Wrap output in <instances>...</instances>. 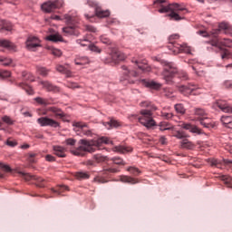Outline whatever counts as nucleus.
Listing matches in <instances>:
<instances>
[{"label": "nucleus", "mask_w": 232, "mask_h": 232, "mask_svg": "<svg viewBox=\"0 0 232 232\" xmlns=\"http://www.w3.org/2000/svg\"><path fill=\"white\" fill-rule=\"evenodd\" d=\"M34 101L40 106H50V104H52V99L48 98L36 97L34 99Z\"/></svg>", "instance_id": "nucleus-25"}, {"label": "nucleus", "mask_w": 232, "mask_h": 232, "mask_svg": "<svg viewBox=\"0 0 232 232\" xmlns=\"http://www.w3.org/2000/svg\"><path fill=\"white\" fill-rule=\"evenodd\" d=\"M76 142L77 140L72 138L65 140V144H67V146H75Z\"/></svg>", "instance_id": "nucleus-58"}, {"label": "nucleus", "mask_w": 232, "mask_h": 232, "mask_svg": "<svg viewBox=\"0 0 232 232\" xmlns=\"http://www.w3.org/2000/svg\"><path fill=\"white\" fill-rule=\"evenodd\" d=\"M100 41L103 44H111V42L110 41V38L106 37L105 35H102L100 37Z\"/></svg>", "instance_id": "nucleus-56"}, {"label": "nucleus", "mask_w": 232, "mask_h": 232, "mask_svg": "<svg viewBox=\"0 0 232 232\" xmlns=\"http://www.w3.org/2000/svg\"><path fill=\"white\" fill-rule=\"evenodd\" d=\"M141 82L143 86L150 88V90H159L162 86L160 83L151 80H142Z\"/></svg>", "instance_id": "nucleus-14"}, {"label": "nucleus", "mask_w": 232, "mask_h": 232, "mask_svg": "<svg viewBox=\"0 0 232 232\" xmlns=\"http://www.w3.org/2000/svg\"><path fill=\"white\" fill-rule=\"evenodd\" d=\"M22 77H23L24 81H31V82H34V77H32V74H30V73L24 72L22 73Z\"/></svg>", "instance_id": "nucleus-53"}, {"label": "nucleus", "mask_w": 232, "mask_h": 232, "mask_svg": "<svg viewBox=\"0 0 232 232\" xmlns=\"http://www.w3.org/2000/svg\"><path fill=\"white\" fill-rule=\"evenodd\" d=\"M112 151H116L117 153H131L133 151V148L126 145H118L113 147Z\"/></svg>", "instance_id": "nucleus-13"}, {"label": "nucleus", "mask_w": 232, "mask_h": 232, "mask_svg": "<svg viewBox=\"0 0 232 232\" xmlns=\"http://www.w3.org/2000/svg\"><path fill=\"white\" fill-rule=\"evenodd\" d=\"M53 150L56 157L64 158L66 157V149L62 146H53Z\"/></svg>", "instance_id": "nucleus-18"}, {"label": "nucleus", "mask_w": 232, "mask_h": 232, "mask_svg": "<svg viewBox=\"0 0 232 232\" xmlns=\"http://www.w3.org/2000/svg\"><path fill=\"white\" fill-rule=\"evenodd\" d=\"M210 166H215L216 168H220V161H218V160H211Z\"/></svg>", "instance_id": "nucleus-60"}, {"label": "nucleus", "mask_w": 232, "mask_h": 232, "mask_svg": "<svg viewBox=\"0 0 232 232\" xmlns=\"http://www.w3.org/2000/svg\"><path fill=\"white\" fill-rule=\"evenodd\" d=\"M121 182H124L125 184H139V179L130 176H121Z\"/></svg>", "instance_id": "nucleus-28"}, {"label": "nucleus", "mask_w": 232, "mask_h": 232, "mask_svg": "<svg viewBox=\"0 0 232 232\" xmlns=\"http://www.w3.org/2000/svg\"><path fill=\"white\" fill-rule=\"evenodd\" d=\"M37 122L42 127L50 126V128H59V126H60V124L57 121H55L48 116L38 118Z\"/></svg>", "instance_id": "nucleus-8"}, {"label": "nucleus", "mask_w": 232, "mask_h": 232, "mask_svg": "<svg viewBox=\"0 0 232 232\" xmlns=\"http://www.w3.org/2000/svg\"><path fill=\"white\" fill-rule=\"evenodd\" d=\"M199 123L201 124V126H203L204 128H208V130H213V128H215V123L208 116L200 119Z\"/></svg>", "instance_id": "nucleus-16"}, {"label": "nucleus", "mask_w": 232, "mask_h": 232, "mask_svg": "<svg viewBox=\"0 0 232 232\" xmlns=\"http://www.w3.org/2000/svg\"><path fill=\"white\" fill-rule=\"evenodd\" d=\"M161 117H163V119H166L167 121H169L170 119H173L175 115L173 114V112L161 111Z\"/></svg>", "instance_id": "nucleus-51"}, {"label": "nucleus", "mask_w": 232, "mask_h": 232, "mask_svg": "<svg viewBox=\"0 0 232 232\" xmlns=\"http://www.w3.org/2000/svg\"><path fill=\"white\" fill-rule=\"evenodd\" d=\"M63 35H77V29L75 28V25L72 26H66L63 28Z\"/></svg>", "instance_id": "nucleus-26"}, {"label": "nucleus", "mask_w": 232, "mask_h": 232, "mask_svg": "<svg viewBox=\"0 0 232 232\" xmlns=\"http://www.w3.org/2000/svg\"><path fill=\"white\" fill-rule=\"evenodd\" d=\"M182 128L184 130H188L189 131H191V133H198V135H200V133H202V130L198 127L189 123L183 124Z\"/></svg>", "instance_id": "nucleus-22"}, {"label": "nucleus", "mask_w": 232, "mask_h": 232, "mask_svg": "<svg viewBox=\"0 0 232 232\" xmlns=\"http://www.w3.org/2000/svg\"><path fill=\"white\" fill-rule=\"evenodd\" d=\"M36 71L42 77H48V73H50V70L46 67H37Z\"/></svg>", "instance_id": "nucleus-39"}, {"label": "nucleus", "mask_w": 232, "mask_h": 232, "mask_svg": "<svg viewBox=\"0 0 232 232\" xmlns=\"http://www.w3.org/2000/svg\"><path fill=\"white\" fill-rule=\"evenodd\" d=\"M141 108H147L140 111V117H138V121L142 126H145L148 130L157 126V122L153 120V111H157V106L150 102H140Z\"/></svg>", "instance_id": "nucleus-3"}, {"label": "nucleus", "mask_w": 232, "mask_h": 232, "mask_svg": "<svg viewBox=\"0 0 232 232\" xmlns=\"http://www.w3.org/2000/svg\"><path fill=\"white\" fill-rule=\"evenodd\" d=\"M19 86L20 88H23V90H24L28 95H34V89H32V87L23 82L19 83Z\"/></svg>", "instance_id": "nucleus-43"}, {"label": "nucleus", "mask_w": 232, "mask_h": 232, "mask_svg": "<svg viewBox=\"0 0 232 232\" xmlns=\"http://www.w3.org/2000/svg\"><path fill=\"white\" fill-rule=\"evenodd\" d=\"M41 8L44 12H46V14H52V12H55V10L59 8V3L57 1L45 2L41 5Z\"/></svg>", "instance_id": "nucleus-11"}, {"label": "nucleus", "mask_w": 232, "mask_h": 232, "mask_svg": "<svg viewBox=\"0 0 232 232\" xmlns=\"http://www.w3.org/2000/svg\"><path fill=\"white\" fill-rule=\"evenodd\" d=\"M224 87L227 89H232V81H226L224 82Z\"/></svg>", "instance_id": "nucleus-64"}, {"label": "nucleus", "mask_w": 232, "mask_h": 232, "mask_svg": "<svg viewBox=\"0 0 232 232\" xmlns=\"http://www.w3.org/2000/svg\"><path fill=\"white\" fill-rule=\"evenodd\" d=\"M85 30H87V32H92V33L97 32V29L92 25H85Z\"/></svg>", "instance_id": "nucleus-63"}, {"label": "nucleus", "mask_w": 232, "mask_h": 232, "mask_svg": "<svg viewBox=\"0 0 232 232\" xmlns=\"http://www.w3.org/2000/svg\"><path fill=\"white\" fill-rule=\"evenodd\" d=\"M2 120L4 121V122H5V124H9V126H12V124H14V121H12L11 117L4 116Z\"/></svg>", "instance_id": "nucleus-57"}, {"label": "nucleus", "mask_w": 232, "mask_h": 232, "mask_svg": "<svg viewBox=\"0 0 232 232\" xmlns=\"http://www.w3.org/2000/svg\"><path fill=\"white\" fill-rule=\"evenodd\" d=\"M216 106H218L219 110L223 111L224 113H232V107L224 101L217 102Z\"/></svg>", "instance_id": "nucleus-15"}, {"label": "nucleus", "mask_w": 232, "mask_h": 232, "mask_svg": "<svg viewBox=\"0 0 232 232\" xmlns=\"http://www.w3.org/2000/svg\"><path fill=\"white\" fill-rule=\"evenodd\" d=\"M127 171L131 173V175H133L134 177H139V175H140V170L135 167H129L127 169Z\"/></svg>", "instance_id": "nucleus-46"}, {"label": "nucleus", "mask_w": 232, "mask_h": 232, "mask_svg": "<svg viewBox=\"0 0 232 232\" xmlns=\"http://www.w3.org/2000/svg\"><path fill=\"white\" fill-rule=\"evenodd\" d=\"M94 182H96L97 184H106V182H108V179H106V178L102 176H97L94 178Z\"/></svg>", "instance_id": "nucleus-50"}, {"label": "nucleus", "mask_w": 232, "mask_h": 232, "mask_svg": "<svg viewBox=\"0 0 232 232\" xmlns=\"http://www.w3.org/2000/svg\"><path fill=\"white\" fill-rule=\"evenodd\" d=\"M76 128H80L81 131L83 133V135H86L87 137L92 136V130H86V124L84 123H81V122H77L75 124Z\"/></svg>", "instance_id": "nucleus-30"}, {"label": "nucleus", "mask_w": 232, "mask_h": 232, "mask_svg": "<svg viewBox=\"0 0 232 232\" xmlns=\"http://www.w3.org/2000/svg\"><path fill=\"white\" fill-rule=\"evenodd\" d=\"M123 73L126 75V78L128 77H137L139 75V72L131 69V67H128L126 65H123L122 67Z\"/></svg>", "instance_id": "nucleus-19"}, {"label": "nucleus", "mask_w": 232, "mask_h": 232, "mask_svg": "<svg viewBox=\"0 0 232 232\" xmlns=\"http://www.w3.org/2000/svg\"><path fill=\"white\" fill-rule=\"evenodd\" d=\"M41 46V41L35 36H29L26 41V47L31 50V52H35V48Z\"/></svg>", "instance_id": "nucleus-12"}, {"label": "nucleus", "mask_w": 232, "mask_h": 232, "mask_svg": "<svg viewBox=\"0 0 232 232\" xmlns=\"http://www.w3.org/2000/svg\"><path fill=\"white\" fill-rule=\"evenodd\" d=\"M52 53L55 57H61V55H63V52H61V50H59V49H53Z\"/></svg>", "instance_id": "nucleus-59"}, {"label": "nucleus", "mask_w": 232, "mask_h": 232, "mask_svg": "<svg viewBox=\"0 0 232 232\" xmlns=\"http://www.w3.org/2000/svg\"><path fill=\"white\" fill-rule=\"evenodd\" d=\"M20 173L23 175L25 180H36V186H38V188H44L46 184V180H44V179L31 174H26L24 172Z\"/></svg>", "instance_id": "nucleus-10"}, {"label": "nucleus", "mask_w": 232, "mask_h": 232, "mask_svg": "<svg viewBox=\"0 0 232 232\" xmlns=\"http://www.w3.org/2000/svg\"><path fill=\"white\" fill-rule=\"evenodd\" d=\"M181 148H183V150H193L195 145L188 139H185L181 141Z\"/></svg>", "instance_id": "nucleus-32"}, {"label": "nucleus", "mask_w": 232, "mask_h": 232, "mask_svg": "<svg viewBox=\"0 0 232 232\" xmlns=\"http://www.w3.org/2000/svg\"><path fill=\"white\" fill-rule=\"evenodd\" d=\"M195 121H200V119H204V117L208 116V113L204 109L197 108L194 110Z\"/></svg>", "instance_id": "nucleus-20"}, {"label": "nucleus", "mask_w": 232, "mask_h": 232, "mask_svg": "<svg viewBox=\"0 0 232 232\" xmlns=\"http://www.w3.org/2000/svg\"><path fill=\"white\" fill-rule=\"evenodd\" d=\"M93 159L98 164H101V162H107L108 160H110V158L102 156L101 154L94 155Z\"/></svg>", "instance_id": "nucleus-37"}, {"label": "nucleus", "mask_w": 232, "mask_h": 232, "mask_svg": "<svg viewBox=\"0 0 232 232\" xmlns=\"http://www.w3.org/2000/svg\"><path fill=\"white\" fill-rule=\"evenodd\" d=\"M66 190H68L67 186H60L57 188H52L53 193H57L58 195H61L63 191H66Z\"/></svg>", "instance_id": "nucleus-48"}, {"label": "nucleus", "mask_w": 232, "mask_h": 232, "mask_svg": "<svg viewBox=\"0 0 232 232\" xmlns=\"http://www.w3.org/2000/svg\"><path fill=\"white\" fill-rule=\"evenodd\" d=\"M0 169L3 171H5V173H12V169L8 165H5L3 163H0Z\"/></svg>", "instance_id": "nucleus-52"}, {"label": "nucleus", "mask_w": 232, "mask_h": 232, "mask_svg": "<svg viewBox=\"0 0 232 232\" xmlns=\"http://www.w3.org/2000/svg\"><path fill=\"white\" fill-rule=\"evenodd\" d=\"M12 75V72L10 71H1L0 70V77L3 79H6V77H10Z\"/></svg>", "instance_id": "nucleus-55"}, {"label": "nucleus", "mask_w": 232, "mask_h": 232, "mask_svg": "<svg viewBox=\"0 0 232 232\" xmlns=\"http://www.w3.org/2000/svg\"><path fill=\"white\" fill-rule=\"evenodd\" d=\"M104 125L109 126V130H110L111 128H119V126H121V122H119L116 120H111L110 121L106 122Z\"/></svg>", "instance_id": "nucleus-45"}, {"label": "nucleus", "mask_w": 232, "mask_h": 232, "mask_svg": "<svg viewBox=\"0 0 232 232\" xmlns=\"http://www.w3.org/2000/svg\"><path fill=\"white\" fill-rule=\"evenodd\" d=\"M0 63H2L3 66H10L12 64V58L0 56Z\"/></svg>", "instance_id": "nucleus-47"}, {"label": "nucleus", "mask_w": 232, "mask_h": 232, "mask_svg": "<svg viewBox=\"0 0 232 232\" xmlns=\"http://www.w3.org/2000/svg\"><path fill=\"white\" fill-rule=\"evenodd\" d=\"M47 39L53 43H63V36L59 34H50Z\"/></svg>", "instance_id": "nucleus-34"}, {"label": "nucleus", "mask_w": 232, "mask_h": 232, "mask_svg": "<svg viewBox=\"0 0 232 232\" xmlns=\"http://www.w3.org/2000/svg\"><path fill=\"white\" fill-rule=\"evenodd\" d=\"M160 131H166L168 130H173V125L171 123L167 121H161L159 124Z\"/></svg>", "instance_id": "nucleus-33"}, {"label": "nucleus", "mask_w": 232, "mask_h": 232, "mask_svg": "<svg viewBox=\"0 0 232 232\" xmlns=\"http://www.w3.org/2000/svg\"><path fill=\"white\" fill-rule=\"evenodd\" d=\"M174 137H176V139H184V137H186V134H184V132L181 131H177L174 134Z\"/></svg>", "instance_id": "nucleus-61"}, {"label": "nucleus", "mask_w": 232, "mask_h": 232, "mask_svg": "<svg viewBox=\"0 0 232 232\" xmlns=\"http://www.w3.org/2000/svg\"><path fill=\"white\" fill-rule=\"evenodd\" d=\"M4 30H6V32H12V23L6 20H3L2 28L0 29V32H3Z\"/></svg>", "instance_id": "nucleus-36"}, {"label": "nucleus", "mask_w": 232, "mask_h": 232, "mask_svg": "<svg viewBox=\"0 0 232 232\" xmlns=\"http://www.w3.org/2000/svg\"><path fill=\"white\" fill-rule=\"evenodd\" d=\"M221 50V59L226 60V59H231L232 53L229 52L227 49H220Z\"/></svg>", "instance_id": "nucleus-40"}, {"label": "nucleus", "mask_w": 232, "mask_h": 232, "mask_svg": "<svg viewBox=\"0 0 232 232\" xmlns=\"http://www.w3.org/2000/svg\"><path fill=\"white\" fill-rule=\"evenodd\" d=\"M174 110L176 113H179V115H184V113H186V108L182 103L175 104Z\"/></svg>", "instance_id": "nucleus-35"}, {"label": "nucleus", "mask_w": 232, "mask_h": 232, "mask_svg": "<svg viewBox=\"0 0 232 232\" xmlns=\"http://www.w3.org/2000/svg\"><path fill=\"white\" fill-rule=\"evenodd\" d=\"M111 57L112 59V61H124V59H126V56H124V53H121V51L118 50H112L111 53Z\"/></svg>", "instance_id": "nucleus-17"}, {"label": "nucleus", "mask_w": 232, "mask_h": 232, "mask_svg": "<svg viewBox=\"0 0 232 232\" xmlns=\"http://www.w3.org/2000/svg\"><path fill=\"white\" fill-rule=\"evenodd\" d=\"M109 160H111L112 164H115L116 166H126V161H124V160H122L121 157L110 158Z\"/></svg>", "instance_id": "nucleus-31"}, {"label": "nucleus", "mask_w": 232, "mask_h": 232, "mask_svg": "<svg viewBox=\"0 0 232 232\" xmlns=\"http://www.w3.org/2000/svg\"><path fill=\"white\" fill-rule=\"evenodd\" d=\"M55 70L56 72H59V73H63V75H66V77H72V71L64 67V65L57 64L55 66Z\"/></svg>", "instance_id": "nucleus-24"}, {"label": "nucleus", "mask_w": 232, "mask_h": 232, "mask_svg": "<svg viewBox=\"0 0 232 232\" xmlns=\"http://www.w3.org/2000/svg\"><path fill=\"white\" fill-rule=\"evenodd\" d=\"M41 84L46 92H59V87L52 84L50 82H41Z\"/></svg>", "instance_id": "nucleus-23"}, {"label": "nucleus", "mask_w": 232, "mask_h": 232, "mask_svg": "<svg viewBox=\"0 0 232 232\" xmlns=\"http://www.w3.org/2000/svg\"><path fill=\"white\" fill-rule=\"evenodd\" d=\"M75 177L78 180H86L90 179V174L87 172H76Z\"/></svg>", "instance_id": "nucleus-41"}, {"label": "nucleus", "mask_w": 232, "mask_h": 232, "mask_svg": "<svg viewBox=\"0 0 232 232\" xmlns=\"http://www.w3.org/2000/svg\"><path fill=\"white\" fill-rule=\"evenodd\" d=\"M208 44H211V46L219 48V50H222V46H227L228 48L232 47V40L227 38H223V39L214 38L210 40Z\"/></svg>", "instance_id": "nucleus-7"}, {"label": "nucleus", "mask_w": 232, "mask_h": 232, "mask_svg": "<svg viewBox=\"0 0 232 232\" xmlns=\"http://www.w3.org/2000/svg\"><path fill=\"white\" fill-rule=\"evenodd\" d=\"M111 142L107 137H102L98 140L82 139L78 141V148L71 150V153L76 157H84L86 153H95L102 144H110Z\"/></svg>", "instance_id": "nucleus-1"}, {"label": "nucleus", "mask_w": 232, "mask_h": 232, "mask_svg": "<svg viewBox=\"0 0 232 232\" xmlns=\"http://www.w3.org/2000/svg\"><path fill=\"white\" fill-rule=\"evenodd\" d=\"M221 180L226 184L227 188H232V179L227 175L221 176Z\"/></svg>", "instance_id": "nucleus-42"}, {"label": "nucleus", "mask_w": 232, "mask_h": 232, "mask_svg": "<svg viewBox=\"0 0 232 232\" xmlns=\"http://www.w3.org/2000/svg\"><path fill=\"white\" fill-rule=\"evenodd\" d=\"M179 93L185 95V97H189V95H195V90H197V85L188 84V85H178L177 86Z\"/></svg>", "instance_id": "nucleus-9"}, {"label": "nucleus", "mask_w": 232, "mask_h": 232, "mask_svg": "<svg viewBox=\"0 0 232 232\" xmlns=\"http://www.w3.org/2000/svg\"><path fill=\"white\" fill-rule=\"evenodd\" d=\"M77 44H80V46H87L88 48H90L92 42H90V40L88 39H78L76 40Z\"/></svg>", "instance_id": "nucleus-44"}, {"label": "nucleus", "mask_w": 232, "mask_h": 232, "mask_svg": "<svg viewBox=\"0 0 232 232\" xmlns=\"http://www.w3.org/2000/svg\"><path fill=\"white\" fill-rule=\"evenodd\" d=\"M132 63H135L137 64L138 68L140 70H141L142 72H150V70H151V68H150L148 66V64H146V63L142 64L139 61H132Z\"/></svg>", "instance_id": "nucleus-38"}, {"label": "nucleus", "mask_w": 232, "mask_h": 232, "mask_svg": "<svg viewBox=\"0 0 232 232\" xmlns=\"http://www.w3.org/2000/svg\"><path fill=\"white\" fill-rule=\"evenodd\" d=\"M89 49L91 50V52H95L96 53H101V52H102L97 45L92 44L89 45Z\"/></svg>", "instance_id": "nucleus-54"}, {"label": "nucleus", "mask_w": 232, "mask_h": 232, "mask_svg": "<svg viewBox=\"0 0 232 232\" xmlns=\"http://www.w3.org/2000/svg\"><path fill=\"white\" fill-rule=\"evenodd\" d=\"M36 155H37V154H35V153H29V157H28L29 162H31V163L35 162V157H36Z\"/></svg>", "instance_id": "nucleus-62"}, {"label": "nucleus", "mask_w": 232, "mask_h": 232, "mask_svg": "<svg viewBox=\"0 0 232 232\" xmlns=\"http://www.w3.org/2000/svg\"><path fill=\"white\" fill-rule=\"evenodd\" d=\"M160 63L164 66L162 75L167 84H171V82H173V77H175V75H177L179 79H181V81H188V73L184 71L179 72L174 63H168L164 60Z\"/></svg>", "instance_id": "nucleus-4"}, {"label": "nucleus", "mask_w": 232, "mask_h": 232, "mask_svg": "<svg viewBox=\"0 0 232 232\" xmlns=\"http://www.w3.org/2000/svg\"><path fill=\"white\" fill-rule=\"evenodd\" d=\"M65 23L67 24H75L76 23H79V18H77L76 15H73L72 14H64Z\"/></svg>", "instance_id": "nucleus-27"}, {"label": "nucleus", "mask_w": 232, "mask_h": 232, "mask_svg": "<svg viewBox=\"0 0 232 232\" xmlns=\"http://www.w3.org/2000/svg\"><path fill=\"white\" fill-rule=\"evenodd\" d=\"M48 111H51L54 115L55 119H64L65 115L64 111L57 107H48L46 109H38L37 113L38 115H48Z\"/></svg>", "instance_id": "nucleus-6"}, {"label": "nucleus", "mask_w": 232, "mask_h": 232, "mask_svg": "<svg viewBox=\"0 0 232 232\" xmlns=\"http://www.w3.org/2000/svg\"><path fill=\"white\" fill-rule=\"evenodd\" d=\"M154 5L158 8L160 14H168V12H169V17L173 21H182V19H184L182 12H188L186 7L177 3L169 4L166 0H156Z\"/></svg>", "instance_id": "nucleus-2"}, {"label": "nucleus", "mask_w": 232, "mask_h": 232, "mask_svg": "<svg viewBox=\"0 0 232 232\" xmlns=\"http://www.w3.org/2000/svg\"><path fill=\"white\" fill-rule=\"evenodd\" d=\"M179 34H172L169 37V43L170 45H169V50H172V53L174 55H177V53H191V49L188 47V45L183 44L180 45L179 44H175V40L179 39Z\"/></svg>", "instance_id": "nucleus-5"}, {"label": "nucleus", "mask_w": 232, "mask_h": 232, "mask_svg": "<svg viewBox=\"0 0 232 232\" xmlns=\"http://www.w3.org/2000/svg\"><path fill=\"white\" fill-rule=\"evenodd\" d=\"M232 121V118L229 116H222L221 117V122L225 126V128L227 127V125Z\"/></svg>", "instance_id": "nucleus-49"}, {"label": "nucleus", "mask_w": 232, "mask_h": 232, "mask_svg": "<svg viewBox=\"0 0 232 232\" xmlns=\"http://www.w3.org/2000/svg\"><path fill=\"white\" fill-rule=\"evenodd\" d=\"M74 63L78 66H84V64H90V58L88 56H77Z\"/></svg>", "instance_id": "nucleus-21"}, {"label": "nucleus", "mask_w": 232, "mask_h": 232, "mask_svg": "<svg viewBox=\"0 0 232 232\" xmlns=\"http://www.w3.org/2000/svg\"><path fill=\"white\" fill-rule=\"evenodd\" d=\"M94 12L97 17H108L110 15V11H104L99 6L95 7Z\"/></svg>", "instance_id": "nucleus-29"}]
</instances>
